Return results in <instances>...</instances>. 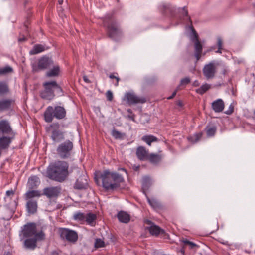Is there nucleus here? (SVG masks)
<instances>
[{
	"mask_svg": "<svg viewBox=\"0 0 255 255\" xmlns=\"http://www.w3.org/2000/svg\"><path fill=\"white\" fill-rule=\"evenodd\" d=\"M36 225L35 223H28L21 227L19 233L20 241L22 242L23 248L34 250L37 247L38 241L45 239V233L40 231L37 232Z\"/></svg>",
	"mask_w": 255,
	"mask_h": 255,
	"instance_id": "nucleus-1",
	"label": "nucleus"
},
{
	"mask_svg": "<svg viewBox=\"0 0 255 255\" xmlns=\"http://www.w3.org/2000/svg\"><path fill=\"white\" fill-rule=\"evenodd\" d=\"M69 165L64 161H58L47 168V177L50 179L62 182L69 175Z\"/></svg>",
	"mask_w": 255,
	"mask_h": 255,
	"instance_id": "nucleus-2",
	"label": "nucleus"
},
{
	"mask_svg": "<svg viewBox=\"0 0 255 255\" xmlns=\"http://www.w3.org/2000/svg\"><path fill=\"white\" fill-rule=\"evenodd\" d=\"M100 178L102 180L103 188L107 191L118 189L121 183L124 181L122 175L117 172H111L109 170H104Z\"/></svg>",
	"mask_w": 255,
	"mask_h": 255,
	"instance_id": "nucleus-3",
	"label": "nucleus"
},
{
	"mask_svg": "<svg viewBox=\"0 0 255 255\" xmlns=\"http://www.w3.org/2000/svg\"><path fill=\"white\" fill-rule=\"evenodd\" d=\"M0 132L3 134L0 136V149L7 150L15 138V132L12 130L9 122L6 120L0 121Z\"/></svg>",
	"mask_w": 255,
	"mask_h": 255,
	"instance_id": "nucleus-4",
	"label": "nucleus"
},
{
	"mask_svg": "<svg viewBox=\"0 0 255 255\" xmlns=\"http://www.w3.org/2000/svg\"><path fill=\"white\" fill-rule=\"evenodd\" d=\"M103 24L109 38L116 40L121 36L122 31L113 15H106L103 18Z\"/></svg>",
	"mask_w": 255,
	"mask_h": 255,
	"instance_id": "nucleus-5",
	"label": "nucleus"
},
{
	"mask_svg": "<svg viewBox=\"0 0 255 255\" xmlns=\"http://www.w3.org/2000/svg\"><path fill=\"white\" fill-rule=\"evenodd\" d=\"M66 115V111L63 107L56 106L54 107L49 106L43 114L44 119L47 123H51L55 118L57 120L64 119Z\"/></svg>",
	"mask_w": 255,
	"mask_h": 255,
	"instance_id": "nucleus-6",
	"label": "nucleus"
},
{
	"mask_svg": "<svg viewBox=\"0 0 255 255\" xmlns=\"http://www.w3.org/2000/svg\"><path fill=\"white\" fill-rule=\"evenodd\" d=\"M43 89L39 92L40 97L49 101L52 100L55 97L54 90L58 89L62 91V88L55 81L45 82L43 83Z\"/></svg>",
	"mask_w": 255,
	"mask_h": 255,
	"instance_id": "nucleus-7",
	"label": "nucleus"
},
{
	"mask_svg": "<svg viewBox=\"0 0 255 255\" xmlns=\"http://www.w3.org/2000/svg\"><path fill=\"white\" fill-rule=\"evenodd\" d=\"M73 219L81 224L86 223L87 224L93 227L96 225L97 215L91 212L85 213L76 212L74 214Z\"/></svg>",
	"mask_w": 255,
	"mask_h": 255,
	"instance_id": "nucleus-8",
	"label": "nucleus"
},
{
	"mask_svg": "<svg viewBox=\"0 0 255 255\" xmlns=\"http://www.w3.org/2000/svg\"><path fill=\"white\" fill-rule=\"evenodd\" d=\"M46 131L51 133V139L54 142H60L64 139V133L60 130V125L58 123H52L46 127Z\"/></svg>",
	"mask_w": 255,
	"mask_h": 255,
	"instance_id": "nucleus-9",
	"label": "nucleus"
},
{
	"mask_svg": "<svg viewBox=\"0 0 255 255\" xmlns=\"http://www.w3.org/2000/svg\"><path fill=\"white\" fill-rule=\"evenodd\" d=\"M54 64V61L51 58L45 55L38 59L37 63L32 65V71L34 73L39 72L49 69Z\"/></svg>",
	"mask_w": 255,
	"mask_h": 255,
	"instance_id": "nucleus-10",
	"label": "nucleus"
},
{
	"mask_svg": "<svg viewBox=\"0 0 255 255\" xmlns=\"http://www.w3.org/2000/svg\"><path fill=\"white\" fill-rule=\"evenodd\" d=\"M73 148V143L67 140L58 145L56 149L57 154L61 159L68 158L70 157Z\"/></svg>",
	"mask_w": 255,
	"mask_h": 255,
	"instance_id": "nucleus-11",
	"label": "nucleus"
},
{
	"mask_svg": "<svg viewBox=\"0 0 255 255\" xmlns=\"http://www.w3.org/2000/svg\"><path fill=\"white\" fill-rule=\"evenodd\" d=\"M58 232L60 238L63 240L71 243H75L78 240V234L74 230L65 228H59Z\"/></svg>",
	"mask_w": 255,
	"mask_h": 255,
	"instance_id": "nucleus-12",
	"label": "nucleus"
},
{
	"mask_svg": "<svg viewBox=\"0 0 255 255\" xmlns=\"http://www.w3.org/2000/svg\"><path fill=\"white\" fill-rule=\"evenodd\" d=\"M192 30L194 35V37L192 39L194 43L195 53L194 56L196 59V62H198L201 57V54L203 50V46L199 40L198 35L196 33L195 29L192 26Z\"/></svg>",
	"mask_w": 255,
	"mask_h": 255,
	"instance_id": "nucleus-13",
	"label": "nucleus"
},
{
	"mask_svg": "<svg viewBox=\"0 0 255 255\" xmlns=\"http://www.w3.org/2000/svg\"><path fill=\"white\" fill-rule=\"evenodd\" d=\"M124 100H126L127 103L129 105L138 103L143 104L146 102V99L145 97L138 96L132 92L127 93L124 96Z\"/></svg>",
	"mask_w": 255,
	"mask_h": 255,
	"instance_id": "nucleus-14",
	"label": "nucleus"
},
{
	"mask_svg": "<svg viewBox=\"0 0 255 255\" xmlns=\"http://www.w3.org/2000/svg\"><path fill=\"white\" fill-rule=\"evenodd\" d=\"M216 66L215 63L211 62L204 66L203 73L207 79H213L216 73Z\"/></svg>",
	"mask_w": 255,
	"mask_h": 255,
	"instance_id": "nucleus-15",
	"label": "nucleus"
},
{
	"mask_svg": "<svg viewBox=\"0 0 255 255\" xmlns=\"http://www.w3.org/2000/svg\"><path fill=\"white\" fill-rule=\"evenodd\" d=\"M61 188L59 186L49 187L43 189V195L49 198H56L60 194Z\"/></svg>",
	"mask_w": 255,
	"mask_h": 255,
	"instance_id": "nucleus-16",
	"label": "nucleus"
},
{
	"mask_svg": "<svg viewBox=\"0 0 255 255\" xmlns=\"http://www.w3.org/2000/svg\"><path fill=\"white\" fill-rule=\"evenodd\" d=\"M149 151L146 148L142 146L138 147L136 150V155L137 158L140 161H146Z\"/></svg>",
	"mask_w": 255,
	"mask_h": 255,
	"instance_id": "nucleus-17",
	"label": "nucleus"
},
{
	"mask_svg": "<svg viewBox=\"0 0 255 255\" xmlns=\"http://www.w3.org/2000/svg\"><path fill=\"white\" fill-rule=\"evenodd\" d=\"M14 101L10 99L0 100V111H7L12 109Z\"/></svg>",
	"mask_w": 255,
	"mask_h": 255,
	"instance_id": "nucleus-18",
	"label": "nucleus"
},
{
	"mask_svg": "<svg viewBox=\"0 0 255 255\" xmlns=\"http://www.w3.org/2000/svg\"><path fill=\"white\" fill-rule=\"evenodd\" d=\"M42 195L41 192L39 190L33 189L29 190L23 195L24 199L26 201L35 200L34 197H39Z\"/></svg>",
	"mask_w": 255,
	"mask_h": 255,
	"instance_id": "nucleus-19",
	"label": "nucleus"
},
{
	"mask_svg": "<svg viewBox=\"0 0 255 255\" xmlns=\"http://www.w3.org/2000/svg\"><path fill=\"white\" fill-rule=\"evenodd\" d=\"M225 107L223 100L218 99L214 101L212 103V108L216 113L222 112Z\"/></svg>",
	"mask_w": 255,
	"mask_h": 255,
	"instance_id": "nucleus-20",
	"label": "nucleus"
},
{
	"mask_svg": "<svg viewBox=\"0 0 255 255\" xmlns=\"http://www.w3.org/2000/svg\"><path fill=\"white\" fill-rule=\"evenodd\" d=\"M160 10L165 15H173L175 8L170 4L163 3L160 6Z\"/></svg>",
	"mask_w": 255,
	"mask_h": 255,
	"instance_id": "nucleus-21",
	"label": "nucleus"
},
{
	"mask_svg": "<svg viewBox=\"0 0 255 255\" xmlns=\"http://www.w3.org/2000/svg\"><path fill=\"white\" fill-rule=\"evenodd\" d=\"M26 207L27 212L31 214L35 213L37 209V202L36 200L27 201Z\"/></svg>",
	"mask_w": 255,
	"mask_h": 255,
	"instance_id": "nucleus-22",
	"label": "nucleus"
},
{
	"mask_svg": "<svg viewBox=\"0 0 255 255\" xmlns=\"http://www.w3.org/2000/svg\"><path fill=\"white\" fill-rule=\"evenodd\" d=\"M40 183L39 178L36 175L31 176L28 179V185L30 189L36 188Z\"/></svg>",
	"mask_w": 255,
	"mask_h": 255,
	"instance_id": "nucleus-23",
	"label": "nucleus"
},
{
	"mask_svg": "<svg viewBox=\"0 0 255 255\" xmlns=\"http://www.w3.org/2000/svg\"><path fill=\"white\" fill-rule=\"evenodd\" d=\"M161 155L157 153H149L147 159L146 160L149 161L151 163L153 164H158L160 162L162 159Z\"/></svg>",
	"mask_w": 255,
	"mask_h": 255,
	"instance_id": "nucleus-24",
	"label": "nucleus"
},
{
	"mask_svg": "<svg viewBox=\"0 0 255 255\" xmlns=\"http://www.w3.org/2000/svg\"><path fill=\"white\" fill-rule=\"evenodd\" d=\"M149 233L153 236H158L160 234L164 233V231L159 226L156 225H152L147 228Z\"/></svg>",
	"mask_w": 255,
	"mask_h": 255,
	"instance_id": "nucleus-25",
	"label": "nucleus"
},
{
	"mask_svg": "<svg viewBox=\"0 0 255 255\" xmlns=\"http://www.w3.org/2000/svg\"><path fill=\"white\" fill-rule=\"evenodd\" d=\"M117 218L120 222L128 223L129 222L130 217L127 212L121 211L117 214Z\"/></svg>",
	"mask_w": 255,
	"mask_h": 255,
	"instance_id": "nucleus-26",
	"label": "nucleus"
},
{
	"mask_svg": "<svg viewBox=\"0 0 255 255\" xmlns=\"http://www.w3.org/2000/svg\"><path fill=\"white\" fill-rule=\"evenodd\" d=\"M60 72V67L58 65L53 66L52 68L46 73V76L47 77H54L59 76Z\"/></svg>",
	"mask_w": 255,
	"mask_h": 255,
	"instance_id": "nucleus-27",
	"label": "nucleus"
},
{
	"mask_svg": "<svg viewBox=\"0 0 255 255\" xmlns=\"http://www.w3.org/2000/svg\"><path fill=\"white\" fill-rule=\"evenodd\" d=\"M46 49L45 45L40 44H35L29 51V54L30 55L37 54L45 51Z\"/></svg>",
	"mask_w": 255,
	"mask_h": 255,
	"instance_id": "nucleus-28",
	"label": "nucleus"
},
{
	"mask_svg": "<svg viewBox=\"0 0 255 255\" xmlns=\"http://www.w3.org/2000/svg\"><path fill=\"white\" fill-rule=\"evenodd\" d=\"M141 140L149 146H151V143L153 142L158 141V139L152 135H144L142 137Z\"/></svg>",
	"mask_w": 255,
	"mask_h": 255,
	"instance_id": "nucleus-29",
	"label": "nucleus"
},
{
	"mask_svg": "<svg viewBox=\"0 0 255 255\" xmlns=\"http://www.w3.org/2000/svg\"><path fill=\"white\" fill-rule=\"evenodd\" d=\"M87 184V182L86 179H83L82 178H79L76 180L74 184V188L80 190L85 189Z\"/></svg>",
	"mask_w": 255,
	"mask_h": 255,
	"instance_id": "nucleus-30",
	"label": "nucleus"
},
{
	"mask_svg": "<svg viewBox=\"0 0 255 255\" xmlns=\"http://www.w3.org/2000/svg\"><path fill=\"white\" fill-rule=\"evenodd\" d=\"M205 130L206 131L207 135L208 137H211L215 135L217 130V128L216 127L213 125H208L206 126Z\"/></svg>",
	"mask_w": 255,
	"mask_h": 255,
	"instance_id": "nucleus-31",
	"label": "nucleus"
},
{
	"mask_svg": "<svg viewBox=\"0 0 255 255\" xmlns=\"http://www.w3.org/2000/svg\"><path fill=\"white\" fill-rule=\"evenodd\" d=\"M13 72V69L10 66L0 68V75H5Z\"/></svg>",
	"mask_w": 255,
	"mask_h": 255,
	"instance_id": "nucleus-32",
	"label": "nucleus"
},
{
	"mask_svg": "<svg viewBox=\"0 0 255 255\" xmlns=\"http://www.w3.org/2000/svg\"><path fill=\"white\" fill-rule=\"evenodd\" d=\"M210 88V85L206 83L205 84L202 85L198 89H196V92L200 95H203L205 92H206Z\"/></svg>",
	"mask_w": 255,
	"mask_h": 255,
	"instance_id": "nucleus-33",
	"label": "nucleus"
},
{
	"mask_svg": "<svg viewBox=\"0 0 255 255\" xmlns=\"http://www.w3.org/2000/svg\"><path fill=\"white\" fill-rule=\"evenodd\" d=\"M202 133H199L194 134L192 136H190L188 137V140L189 141L192 143H195L197 142H198L201 138L202 137Z\"/></svg>",
	"mask_w": 255,
	"mask_h": 255,
	"instance_id": "nucleus-34",
	"label": "nucleus"
},
{
	"mask_svg": "<svg viewBox=\"0 0 255 255\" xmlns=\"http://www.w3.org/2000/svg\"><path fill=\"white\" fill-rule=\"evenodd\" d=\"M111 134L116 139H121L125 136V133L120 132V131L114 129L112 130Z\"/></svg>",
	"mask_w": 255,
	"mask_h": 255,
	"instance_id": "nucleus-35",
	"label": "nucleus"
},
{
	"mask_svg": "<svg viewBox=\"0 0 255 255\" xmlns=\"http://www.w3.org/2000/svg\"><path fill=\"white\" fill-rule=\"evenodd\" d=\"M8 91L7 84L4 82H0V94H3Z\"/></svg>",
	"mask_w": 255,
	"mask_h": 255,
	"instance_id": "nucleus-36",
	"label": "nucleus"
},
{
	"mask_svg": "<svg viewBox=\"0 0 255 255\" xmlns=\"http://www.w3.org/2000/svg\"><path fill=\"white\" fill-rule=\"evenodd\" d=\"M147 201L150 205H151L153 208H156L159 207V204L157 200L154 199H151L149 197H147Z\"/></svg>",
	"mask_w": 255,
	"mask_h": 255,
	"instance_id": "nucleus-37",
	"label": "nucleus"
},
{
	"mask_svg": "<svg viewBox=\"0 0 255 255\" xmlns=\"http://www.w3.org/2000/svg\"><path fill=\"white\" fill-rule=\"evenodd\" d=\"M118 74L117 73H112L109 75V78L111 79H115L116 80V82L114 83V85L115 86H118L119 85V82L120 81V78L118 77Z\"/></svg>",
	"mask_w": 255,
	"mask_h": 255,
	"instance_id": "nucleus-38",
	"label": "nucleus"
},
{
	"mask_svg": "<svg viewBox=\"0 0 255 255\" xmlns=\"http://www.w3.org/2000/svg\"><path fill=\"white\" fill-rule=\"evenodd\" d=\"M105 246V243L100 239H97L95 242V247L97 248L103 247Z\"/></svg>",
	"mask_w": 255,
	"mask_h": 255,
	"instance_id": "nucleus-39",
	"label": "nucleus"
},
{
	"mask_svg": "<svg viewBox=\"0 0 255 255\" xmlns=\"http://www.w3.org/2000/svg\"><path fill=\"white\" fill-rule=\"evenodd\" d=\"M14 195V190H13L12 189H11L10 190H7L6 192V196L4 197L5 200H6V199L7 198H9L10 200L12 199Z\"/></svg>",
	"mask_w": 255,
	"mask_h": 255,
	"instance_id": "nucleus-40",
	"label": "nucleus"
},
{
	"mask_svg": "<svg viewBox=\"0 0 255 255\" xmlns=\"http://www.w3.org/2000/svg\"><path fill=\"white\" fill-rule=\"evenodd\" d=\"M182 10L183 11V15L184 16H185L187 17V18L189 20V21L190 22L191 25H192V21H191L190 17L188 15V10H187V7L184 6L182 8Z\"/></svg>",
	"mask_w": 255,
	"mask_h": 255,
	"instance_id": "nucleus-41",
	"label": "nucleus"
},
{
	"mask_svg": "<svg viewBox=\"0 0 255 255\" xmlns=\"http://www.w3.org/2000/svg\"><path fill=\"white\" fill-rule=\"evenodd\" d=\"M106 98L108 101H112L113 99V93L111 91L108 90L106 93Z\"/></svg>",
	"mask_w": 255,
	"mask_h": 255,
	"instance_id": "nucleus-42",
	"label": "nucleus"
},
{
	"mask_svg": "<svg viewBox=\"0 0 255 255\" xmlns=\"http://www.w3.org/2000/svg\"><path fill=\"white\" fill-rule=\"evenodd\" d=\"M190 82V79L188 77L184 78L181 79L180 81L181 85H186Z\"/></svg>",
	"mask_w": 255,
	"mask_h": 255,
	"instance_id": "nucleus-43",
	"label": "nucleus"
},
{
	"mask_svg": "<svg viewBox=\"0 0 255 255\" xmlns=\"http://www.w3.org/2000/svg\"><path fill=\"white\" fill-rule=\"evenodd\" d=\"M234 109V107L233 105L231 104L229 106L228 109L225 112V113L227 115H231L233 113Z\"/></svg>",
	"mask_w": 255,
	"mask_h": 255,
	"instance_id": "nucleus-44",
	"label": "nucleus"
},
{
	"mask_svg": "<svg viewBox=\"0 0 255 255\" xmlns=\"http://www.w3.org/2000/svg\"><path fill=\"white\" fill-rule=\"evenodd\" d=\"M183 242L184 243V244L185 245H189L190 246L191 248L192 249L194 247H196V244L188 240H184L183 241Z\"/></svg>",
	"mask_w": 255,
	"mask_h": 255,
	"instance_id": "nucleus-45",
	"label": "nucleus"
},
{
	"mask_svg": "<svg viewBox=\"0 0 255 255\" xmlns=\"http://www.w3.org/2000/svg\"><path fill=\"white\" fill-rule=\"evenodd\" d=\"M150 179L148 177H145L143 179L142 185L143 186H146L150 182Z\"/></svg>",
	"mask_w": 255,
	"mask_h": 255,
	"instance_id": "nucleus-46",
	"label": "nucleus"
},
{
	"mask_svg": "<svg viewBox=\"0 0 255 255\" xmlns=\"http://www.w3.org/2000/svg\"><path fill=\"white\" fill-rule=\"evenodd\" d=\"M217 46L219 49L223 48V41L220 37H218L217 39Z\"/></svg>",
	"mask_w": 255,
	"mask_h": 255,
	"instance_id": "nucleus-47",
	"label": "nucleus"
},
{
	"mask_svg": "<svg viewBox=\"0 0 255 255\" xmlns=\"http://www.w3.org/2000/svg\"><path fill=\"white\" fill-rule=\"evenodd\" d=\"M229 70L228 69V68L226 67H224L223 68V69L222 70V74H223L224 75H226L228 74L229 73Z\"/></svg>",
	"mask_w": 255,
	"mask_h": 255,
	"instance_id": "nucleus-48",
	"label": "nucleus"
},
{
	"mask_svg": "<svg viewBox=\"0 0 255 255\" xmlns=\"http://www.w3.org/2000/svg\"><path fill=\"white\" fill-rule=\"evenodd\" d=\"M176 104L177 106H178L179 107H183V102L181 100H179L178 101H177L176 102Z\"/></svg>",
	"mask_w": 255,
	"mask_h": 255,
	"instance_id": "nucleus-49",
	"label": "nucleus"
},
{
	"mask_svg": "<svg viewBox=\"0 0 255 255\" xmlns=\"http://www.w3.org/2000/svg\"><path fill=\"white\" fill-rule=\"evenodd\" d=\"M83 80L87 83L89 84L91 83V81L88 78L87 76L84 75L83 76Z\"/></svg>",
	"mask_w": 255,
	"mask_h": 255,
	"instance_id": "nucleus-50",
	"label": "nucleus"
},
{
	"mask_svg": "<svg viewBox=\"0 0 255 255\" xmlns=\"http://www.w3.org/2000/svg\"><path fill=\"white\" fill-rule=\"evenodd\" d=\"M144 223L150 225V226L152 225H154V224L151 221L148 220V219L145 220L144 221Z\"/></svg>",
	"mask_w": 255,
	"mask_h": 255,
	"instance_id": "nucleus-51",
	"label": "nucleus"
},
{
	"mask_svg": "<svg viewBox=\"0 0 255 255\" xmlns=\"http://www.w3.org/2000/svg\"><path fill=\"white\" fill-rule=\"evenodd\" d=\"M128 118L132 121H135V115L133 113L128 115Z\"/></svg>",
	"mask_w": 255,
	"mask_h": 255,
	"instance_id": "nucleus-52",
	"label": "nucleus"
},
{
	"mask_svg": "<svg viewBox=\"0 0 255 255\" xmlns=\"http://www.w3.org/2000/svg\"><path fill=\"white\" fill-rule=\"evenodd\" d=\"M176 93H177V91L176 90L174 91L173 92L172 94L170 96H169L167 99H173L176 96Z\"/></svg>",
	"mask_w": 255,
	"mask_h": 255,
	"instance_id": "nucleus-53",
	"label": "nucleus"
},
{
	"mask_svg": "<svg viewBox=\"0 0 255 255\" xmlns=\"http://www.w3.org/2000/svg\"><path fill=\"white\" fill-rule=\"evenodd\" d=\"M49 255H60L59 252L56 251H54L51 253Z\"/></svg>",
	"mask_w": 255,
	"mask_h": 255,
	"instance_id": "nucleus-54",
	"label": "nucleus"
},
{
	"mask_svg": "<svg viewBox=\"0 0 255 255\" xmlns=\"http://www.w3.org/2000/svg\"><path fill=\"white\" fill-rule=\"evenodd\" d=\"M223 48H220V49H219V48H218V50L217 51H216V53H222V50Z\"/></svg>",
	"mask_w": 255,
	"mask_h": 255,
	"instance_id": "nucleus-55",
	"label": "nucleus"
},
{
	"mask_svg": "<svg viewBox=\"0 0 255 255\" xmlns=\"http://www.w3.org/2000/svg\"><path fill=\"white\" fill-rule=\"evenodd\" d=\"M139 168H140L139 166H134L133 169L135 171H137L139 170Z\"/></svg>",
	"mask_w": 255,
	"mask_h": 255,
	"instance_id": "nucleus-56",
	"label": "nucleus"
},
{
	"mask_svg": "<svg viewBox=\"0 0 255 255\" xmlns=\"http://www.w3.org/2000/svg\"><path fill=\"white\" fill-rule=\"evenodd\" d=\"M3 255H12L11 253L9 252H5L4 253Z\"/></svg>",
	"mask_w": 255,
	"mask_h": 255,
	"instance_id": "nucleus-57",
	"label": "nucleus"
},
{
	"mask_svg": "<svg viewBox=\"0 0 255 255\" xmlns=\"http://www.w3.org/2000/svg\"><path fill=\"white\" fill-rule=\"evenodd\" d=\"M127 112L129 113L130 114H132V111L130 109H128L127 110Z\"/></svg>",
	"mask_w": 255,
	"mask_h": 255,
	"instance_id": "nucleus-58",
	"label": "nucleus"
},
{
	"mask_svg": "<svg viewBox=\"0 0 255 255\" xmlns=\"http://www.w3.org/2000/svg\"><path fill=\"white\" fill-rule=\"evenodd\" d=\"M25 40H26V38H19V41H25Z\"/></svg>",
	"mask_w": 255,
	"mask_h": 255,
	"instance_id": "nucleus-59",
	"label": "nucleus"
},
{
	"mask_svg": "<svg viewBox=\"0 0 255 255\" xmlns=\"http://www.w3.org/2000/svg\"><path fill=\"white\" fill-rule=\"evenodd\" d=\"M63 0H58V2L60 4H62L63 3Z\"/></svg>",
	"mask_w": 255,
	"mask_h": 255,
	"instance_id": "nucleus-60",
	"label": "nucleus"
},
{
	"mask_svg": "<svg viewBox=\"0 0 255 255\" xmlns=\"http://www.w3.org/2000/svg\"><path fill=\"white\" fill-rule=\"evenodd\" d=\"M121 170L124 172H125L126 173H127V170H126V169L125 168H121Z\"/></svg>",
	"mask_w": 255,
	"mask_h": 255,
	"instance_id": "nucleus-61",
	"label": "nucleus"
},
{
	"mask_svg": "<svg viewBox=\"0 0 255 255\" xmlns=\"http://www.w3.org/2000/svg\"><path fill=\"white\" fill-rule=\"evenodd\" d=\"M253 114H254V117L255 118V110L254 111Z\"/></svg>",
	"mask_w": 255,
	"mask_h": 255,
	"instance_id": "nucleus-62",
	"label": "nucleus"
},
{
	"mask_svg": "<svg viewBox=\"0 0 255 255\" xmlns=\"http://www.w3.org/2000/svg\"><path fill=\"white\" fill-rule=\"evenodd\" d=\"M181 253H182L183 254H184V250H181Z\"/></svg>",
	"mask_w": 255,
	"mask_h": 255,
	"instance_id": "nucleus-63",
	"label": "nucleus"
}]
</instances>
